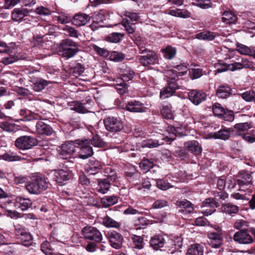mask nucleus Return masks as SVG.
Returning a JSON list of instances; mask_svg holds the SVG:
<instances>
[{
	"mask_svg": "<svg viewBox=\"0 0 255 255\" xmlns=\"http://www.w3.org/2000/svg\"><path fill=\"white\" fill-rule=\"evenodd\" d=\"M213 195L214 198H208L202 202L201 207L207 208L203 209L202 211L205 216H207L213 213L216 211V208L220 206L219 201H220V200H224L228 197V194L224 191H215Z\"/></svg>",
	"mask_w": 255,
	"mask_h": 255,
	"instance_id": "f257e3e1",
	"label": "nucleus"
},
{
	"mask_svg": "<svg viewBox=\"0 0 255 255\" xmlns=\"http://www.w3.org/2000/svg\"><path fill=\"white\" fill-rule=\"evenodd\" d=\"M60 49L63 57L69 59L73 57L78 51L77 44L70 39H65L62 40Z\"/></svg>",
	"mask_w": 255,
	"mask_h": 255,
	"instance_id": "f03ea898",
	"label": "nucleus"
},
{
	"mask_svg": "<svg viewBox=\"0 0 255 255\" xmlns=\"http://www.w3.org/2000/svg\"><path fill=\"white\" fill-rule=\"evenodd\" d=\"M75 143L77 145V148L80 149L78 155L80 158L85 159L93 155V151L90 145V140L78 139L75 140Z\"/></svg>",
	"mask_w": 255,
	"mask_h": 255,
	"instance_id": "7ed1b4c3",
	"label": "nucleus"
},
{
	"mask_svg": "<svg viewBox=\"0 0 255 255\" xmlns=\"http://www.w3.org/2000/svg\"><path fill=\"white\" fill-rule=\"evenodd\" d=\"M14 144L19 149H28L37 144V140L31 136H21L15 140Z\"/></svg>",
	"mask_w": 255,
	"mask_h": 255,
	"instance_id": "20e7f679",
	"label": "nucleus"
},
{
	"mask_svg": "<svg viewBox=\"0 0 255 255\" xmlns=\"http://www.w3.org/2000/svg\"><path fill=\"white\" fill-rule=\"evenodd\" d=\"M77 145L75 141H66L62 144L58 149L59 155L62 159H67L76 151Z\"/></svg>",
	"mask_w": 255,
	"mask_h": 255,
	"instance_id": "39448f33",
	"label": "nucleus"
},
{
	"mask_svg": "<svg viewBox=\"0 0 255 255\" xmlns=\"http://www.w3.org/2000/svg\"><path fill=\"white\" fill-rule=\"evenodd\" d=\"M140 53L145 54L139 57V62L143 66H146L149 65L154 64L157 61L158 56L153 51L148 50L147 49H140Z\"/></svg>",
	"mask_w": 255,
	"mask_h": 255,
	"instance_id": "423d86ee",
	"label": "nucleus"
},
{
	"mask_svg": "<svg viewBox=\"0 0 255 255\" xmlns=\"http://www.w3.org/2000/svg\"><path fill=\"white\" fill-rule=\"evenodd\" d=\"M93 103L91 99H87L82 102L73 101L70 104V109L80 114H86L90 112V109Z\"/></svg>",
	"mask_w": 255,
	"mask_h": 255,
	"instance_id": "0eeeda50",
	"label": "nucleus"
},
{
	"mask_svg": "<svg viewBox=\"0 0 255 255\" xmlns=\"http://www.w3.org/2000/svg\"><path fill=\"white\" fill-rule=\"evenodd\" d=\"M82 233L85 238L100 242L102 240L101 232L96 228L89 226L85 227L82 229Z\"/></svg>",
	"mask_w": 255,
	"mask_h": 255,
	"instance_id": "6e6552de",
	"label": "nucleus"
},
{
	"mask_svg": "<svg viewBox=\"0 0 255 255\" xmlns=\"http://www.w3.org/2000/svg\"><path fill=\"white\" fill-rule=\"evenodd\" d=\"M234 240L240 244H249L254 240L248 230H241L236 232L233 236Z\"/></svg>",
	"mask_w": 255,
	"mask_h": 255,
	"instance_id": "1a4fd4ad",
	"label": "nucleus"
},
{
	"mask_svg": "<svg viewBox=\"0 0 255 255\" xmlns=\"http://www.w3.org/2000/svg\"><path fill=\"white\" fill-rule=\"evenodd\" d=\"M106 128L112 132H116L121 130L123 128L121 121L117 118L108 117L104 121Z\"/></svg>",
	"mask_w": 255,
	"mask_h": 255,
	"instance_id": "9d476101",
	"label": "nucleus"
},
{
	"mask_svg": "<svg viewBox=\"0 0 255 255\" xmlns=\"http://www.w3.org/2000/svg\"><path fill=\"white\" fill-rule=\"evenodd\" d=\"M53 179L60 185H62L65 182L71 178L70 172L67 170L57 169L52 171Z\"/></svg>",
	"mask_w": 255,
	"mask_h": 255,
	"instance_id": "9b49d317",
	"label": "nucleus"
},
{
	"mask_svg": "<svg viewBox=\"0 0 255 255\" xmlns=\"http://www.w3.org/2000/svg\"><path fill=\"white\" fill-rule=\"evenodd\" d=\"M29 11L25 8H15L11 13V19L15 21L28 20L32 18L29 16Z\"/></svg>",
	"mask_w": 255,
	"mask_h": 255,
	"instance_id": "f8f14e48",
	"label": "nucleus"
},
{
	"mask_svg": "<svg viewBox=\"0 0 255 255\" xmlns=\"http://www.w3.org/2000/svg\"><path fill=\"white\" fill-rule=\"evenodd\" d=\"M125 109L133 113H144L146 111L147 108L140 102L133 100L128 102L126 105Z\"/></svg>",
	"mask_w": 255,
	"mask_h": 255,
	"instance_id": "ddd939ff",
	"label": "nucleus"
},
{
	"mask_svg": "<svg viewBox=\"0 0 255 255\" xmlns=\"http://www.w3.org/2000/svg\"><path fill=\"white\" fill-rule=\"evenodd\" d=\"M209 239V244L215 249L219 248L222 244L223 233H215V232H209L207 234Z\"/></svg>",
	"mask_w": 255,
	"mask_h": 255,
	"instance_id": "4468645a",
	"label": "nucleus"
},
{
	"mask_svg": "<svg viewBox=\"0 0 255 255\" xmlns=\"http://www.w3.org/2000/svg\"><path fill=\"white\" fill-rule=\"evenodd\" d=\"M107 237L111 246L113 248L119 249L122 247L123 238L120 234L116 231H113L108 233Z\"/></svg>",
	"mask_w": 255,
	"mask_h": 255,
	"instance_id": "2eb2a0df",
	"label": "nucleus"
},
{
	"mask_svg": "<svg viewBox=\"0 0 255 255\" xmlns=\"http://www.w3.org/2000/svg\"><path fill=\"white\" fill-rule=\"evenodd\" d=\"M190 101L195 105H199L206 98V94L202 91L192 90L188 93Z\"/></svg>",
	"mask_w": 255,
	"mask_h": 255,
	"instance_id": "dca6fc26",
	"label": "nucleus"
},
{
	"mask_svg": "<svg viewBox=\"0 0 255 255\" xmlns=\"http://www.w3.org/2000/svg\"><path fill=\"white\" fill-rule=\"evenodd\" d=\"M35 186L38 188V191L40 193L42 191L46 190L48 186V182L45 177L41 174H36L31 179Z\"/></svg>",
	"mask_w": 255,
	"mask_h": 255,
	"instance_id": "f3484780",
	"label": "nucleus"
},
{
	"mask_svg": "<svg viewBox=\"0 0 255 255\" xmlns=\"http://www.w3.org/2000/svg\"><path fill=\"white\" fill-rule=\"evenodd\" d=\"M36 131L39 134L51 135L53 130L51 126L42 121H38L36 125Z\"/></svg>",
	"mask_w": 255,
	"mask_h": 255,
	"instance_id": "a211bd4d",
	"label": "nucleus"
},
{
	"mask_svg": "<svg viewBox=\"0 0 255 255\" xmlns=\"http://www.w3.org/2000/svg\"><path fill=\"white\" fill-rule=\"evenodd\" d=\"M91 19L89 14L84 13H78L73 16V24L77 26L86 25Z\"/></svg>",
	"mask_w": 255,
	"mask_h": 255,
	"instance_id": "6ab92c4d",
	"label": "nucleus"
},
{
	"mask_svg": "<svg viewBox=\"0 0 255 255\" xmlns=\"http://www.w3.org/2000/svg\"><path fill=\"white\" fill-rule=\"evenodd\" d=\"M253 127V124L252 122H246L237 124L234 126V130L237 135L242 136L244 134L243 132L248 130Z\"/></svg>",
	"mask_w": 255,
	"mask_h": 255,
	"instance_id": "aec40b11",
	"label": "nucleus"
},
{
	"mask_svg": "<svg viewBox=\"0 0 255 255\" xmlns=\"http://www.w3.org/2000/svg\"><path fill=\"white\" fill-rule=\"evenodd\" d=\"M237 182L240 186L250 184L252 182L251 174L249 172L246 171L240 172Z\"/></svg>",
	"mask_w": 255,
	"mask_h": 255,
	"instance_id": "412c9836",
	"label": "nucleus"
},
{
	"mask_svg": "<svg viewBox=\"0 0 255 255\" xmlns=\"http://www.w3.org/2000/svg\"><path fill=\"white\" fill-rule=\"evenodd\" d=\"M242 69V64L241 62H234L229 64L224 63L221 67L218 68L216 69V73H222L227 70L234 71Z\"/></svg>",
	"mask_w": 255,
	"mask_h": 255,
	"instance_id": "4be33fe9",
	"label": "nucleus"
},
{
	"mask_svg": "<svg viewBox=\"0 0 255 255\" xmlns=\"http://www.w3.org/2000/svg\"><path fill=\"white\" fill-rule=\"evenodd\" d=\"M239 207L232 203H228L222 205L221 208V211L222 213L233 216L239 212Z\"/></svg>",
	"mask_w": 255,
	"mask_h": 255,
	"instance_id": "5701e85b",
	"label": "nucleus"
},
{
	"mask_svg": "<svg viewBox=\"0 0 255 255\" xmlns=\"http://www.w3.org/2000/svg\"><path fill=\"white\" fill-rule=\"evenodd\" d=\"M184 146L195 155H199L202 151L201 147L200 146L199 142L196 140L185 142Z\"/></svg>",
	"mask_w": 255,
	"mask_h": 255,
	"instance_id": "b1692460",
	"label": "nucleus"
},
{
	"mask_svg": "<svg viewBox=\"0 0 255 255\" xmlns=\"http://www.w3.org/2000/svg\"><path fill=\"white\" fill-rule=\"evenodd\" d=\"M110 182L112 181L107 178L98 179L97 191L101 193L106 194L110 189Z\"/></svg>",
	"mask_w": 255,
	"mask_h": 255,
	"instance_id": "393cba45",
	"label": "nucleus"
},
{
	"mask_svg": "<svg viewBox=\"0 0 255 255\" xmlns=\"http://www.w3.org/2000/svg\"><path fill=\"white\" fill-rule=\"evenodd\" d=\"M150 246L155 250H158L164 246L165 239L161 236H155L150 241Z\"/></svg>",
	"mask_w": 255,
	"mask_h": 255,
	"instance_id": "a878e982",
	"label": "nucleus"
},
{
	"mask_svg": "<svg viewBox=\"0 0 255 255\" xmlns=\"http://www.w3.org/2000/svg\"><path fill=\"white\" fill-rule=\"evenodd\" d=\"M231 94V89L228 86L221 85L216 90V95L220 98H227Z\"/></svg>",
	"mask_w": 255,
	"mask_h": 255,
	"instance_id": "bb28decb",
	"label": "nucleus"
},
{
	"mask_svg": "<svg viewBox=\"0 0 255 255\" xmlns=\"http://www.w3.org/2000/svg\"><path fill=\"white\" fill-rule=\"evenodd\" d=\"M203 246L198 244H195L190 246L187 251L186 255H203Z\"/></svg>",
	"mask_w": 255,
	"mask_h": 255,
	"instance_id": "cd10ccee",
	"label": "nucleus"
},
{
	"mask_svg": "<svg viewBox=\"0 0 255 255\" xmlns=\"http://www.w3.org/2000/svg\"><path fill=\"white\" fill-rule=\"evenodd\" d=\"M16 206L22 211L27 210L32 205V202L29 199L20 196L16 197Z\"/></svg>",
	"mask_w": 255,
	"mask_h": 255,
	"instance_id": "c85d7f7f",
	"label": "nucleus"
},
{
	"mask_svg": "<svg viewBox=\"0 0 255 255\" xmlns=\"http://www.w3.org/2000/svg\"><path fill=\"white\" fill-rule=\"evenodd\" d=\"M118 197L117 196H106L101 198V202L102 205L107 208L113 206L118 203Z\"/></svg>",
	"mask_w": 255,
	"mask_h": 255,
	"instance_id": "c756f323",
	"label": "nucleus"
},
{
	"mask_svg": "<svg viewBox=\"0 0 255 255\" xmlns=\"http://www.w3.org/2000/svg\"><path fill=\"white\" fill-rule=\"evenodd\" d=\"M178 206L181 208L179 212L184 214H188L192 213L193 211L192 204L188 201L184 200L179 203Z\"/></svg>",
	"mask_w": 255,
	"mask_h": 255,
	"instance_id": "7c9ffc66",
	"label": "nucleus"
},
{
	"mask_svg": "<svg viewBox=\"0 0 255 255\" xmlns=\"http://www.w3.org/2000/svg\"><path fill=\"white\" fill-rule=\"evenodd\" d=\"M102 168V166L99 161L91 160L86 167V170L90 174H95Z\"/></svg>",
	"mask_w": 255,
	"mask_h": 255,
	"instance_id": "2f4dec72",
	"label": "nucleus"
},
{
	"mask_svg": "<svg viewBox=\"0 0 255 255\" xmlns=\"http://www.w3.org/2000/svg\"><path fill=\"white\" fill-rule=\"evenodd\" d=\"M222 21L228 24L235 23L237 20V16L232 12L225 11L223 14Z\"/></svg>",
	"mask_w": 255,
	"mask_h": 255,
	"instance_id": "473e14b6",
	"label": "nucleus"
},
{
	"mask_svg": "<svg viewBox=\"0 0 255 255\" xmlns=\"http://www.w3.org/2000/svg\"><path fill=\"white\" fill-rule=\"evenodd\" d=\"M160 113L163 117L165 119H173L174 118V113L170 104L162 106L160 109Z\"/></svg>",
	"mask_w": 255,
	"mask_h": 255,
	"instance_id": "72a5a7b5",
	"label": "nucleus"
},
{
	"mask_svg": "<svg viewBox=\"0 0 255 255\" xmlns=\"http://www.w3.org/2000/svg\"><path fill=\"white\" fill-rule=\"evenodd\" d=\"M236 50L242 55L251 56L254 46L248 47L243 44L238 43Z\"/></svg>",
	"mask_w": 255,
	"mask_h": 255,
	"instance_id": "f704fd0d",
	"label": "nucleus"
},
{
	"mask_svg": "<svg viewBox=\"0 0 255 255\" xmlns=\"http://www.w3.org/2000/svg\"><path fill=\"white\" fill-rule=\"evenodd\" d=\"M168 14L172 16L183 18H188L190 16V13L186 9H172L169 10Z\"/></svg>",
	"mask_w": 255,
	"mask_h": 255,
	"instance_id": "c9c22d12",
	"label": "nucleus"
},
{
	"mask_svg": "<svg viewBox=\"0 0 255 255\" xmlns=\"http://www.w3.org/2000/svg\"><path fill=\"white\" fill-rule=\"evenodd\" d=\"M161 52L164 58L167 59H172L176 53V49L171 46H167L166 48L162 49Z\"/></svg>",
	"mask_w": 255,
	"mask_h": 255,
	"instance_id": "e433bc0d",
	"label": "nucleus"
},
{
	"mask_svg": "<svg viewBox=\"0 0 255 255\" xmlns=\"http://www.w3.org/2000/svg\"><path fill=\"white\" fill-rule=\"evenodd\" d=\"M237 95L240 96L247 102H255V91L253 90H250Z\"/></svg>",
	"mask_w": 255,
	"mask_h": 255,
	"instance_id": "4c0bfd02",
	"label": "nucleus"
},
{
	"mask_svg": "<svg viewBox=\"0 0 255 255\" xmlns=\"http://www.w3.org/2000/svg\"><path fill=\"white\" fill-rule=\"evenodd\" d=\"M103 224L107 228H117L120 227V224L108 216L103 218Z\"/></svg>",
	"mask_w": 255,
	"mask_h": 255,
	"instance_id": "58836bf2",
	"label": "nucleus"
},
{
	"mask_svg": "<svg viewBox=\"0 0 255 255\" xmlns=\"http://www.w3.org/2000/svg\"><path fill=\"white\" fill-rule=\"evenodd\" d=\"M215 37L214 33L211 31H204L196 35V38L200 40H212Z\"/></svg>",
	"mask_w": 255,
	"mask_h": 255,
	"instance_id": "ea45409f",
	"label": "nucleus"
},
{
	"mask_svg": "<svg viewBox=\"0 0 255 255\" xmlns=\"http://www.w3.org/2000/svg\"><path fill=\"white\" fill-rule=\"evenodd\" d=\"M124 36V34L120 32H113L110 34L107 37V40L113 42L118 43L120 42Z\"/></svg>",
	"mask_w": 255,
	"mask_h": 255,
	"instance_id": "a19ab883",
	"label": "nucleus"
},
{
	"mask_svg": "<svg viewBox=\"0 0 255 255\" xmlns=\"http://www.w3.org/2000/svg\"><path fill=\"white\" fill-rule=\"evenodd\" d=\"M134 248L137 249H141L144 246L143 239L142 237L137 235H133L131 237Z\"/></svg>",
	"mask_w": 255,
	"mask_h": 255,
	"instance_id": "79ce46f5",
	"label": "nucleus"
},
{
	"mask_svg": "<svg viewBox=\"0 0 255 255\" xmlns=\"http://www.w3.org/2000/svg\"><path fill=\"white\" fill-rule=\"evenodd\" d=\"M230 133L229 130L221 129L220 130L214 132V137L217 139L226 140L229 138Z\"/></svg>",
	"mask_w": 255,
	"mask_h": 255,
	"instance_id": "37998d69",
	"label": "nucleus"
},
{
	"mask_svg": "<svg viewBox=\"0 0 255 255\" xmlns=\"http://www.w3.org/2000/svg\"><path fill=\"white\" fill-rule=\"evenodd\" d=\"M212 111L215 116L222 118L223 115L225 114V110L219 103H215L213 105Z\"/></svg>",
	"mask_w": 255,
	"mask_h": 255,
	"instance_id": "c03bdc74",
	"label": "nucleus"
},
{
	"mask_svg": "<svg viewBox=\"0 0 255 255\" xmlns=\"http://www.w3.org/2000/svg\"><path fill=\"white\" fill-rule=\"evenodd\" d=\"M55 21L61 24L68 23L70 21V18L64 13H58L54 17Z\"/></svg>",
	"mask_w": 255,
	"mask_h": 255,
	"instance_id": "a18cd8bd",
	"label": "nucleus"
},
{
	"mask_svg": "<svg viewBox=\"0 0 255 255\" xmlns=\"http://www.w3.org/2000/svg\"><path fill=\"white\" fill-rule=\"evenodd\" d=\"M122 25L124 26L126 30L129 34H132L136 29L134 23H130L128 19H124L122 21Z\"/></svg>",
	"mask_w": 255,
	"mask_h": 255,
	"instance_id": "49530a36",
	"label": "nucleus"
},
{
	"mask_svg": "<svg viewBox=\"0 0 255 255\" xmlns=\"http://www.w3.org/2000/svg\"><path fill=\"white\" fill-rule=\"evenodd\" d=\"M63 30L70 37L78 38L80 36H81V34L74 27L68 25H66L63 28Z\"/></svg>",
	"mask_w": 255,
	"mask_h": 255,
	"instance_id": "de8ad7c7",
	"label": "nucleus"
},
{
	"mask_svg": "<svg viewBox=\"0 0 255 255\" xmlns=\"http://www.w3.org/2000/svg\"><path fill=\"white\" fill-rule=\"evenodd\" d=\"M243 139L248 143H252L255 142V129H253L249 132L244 133L241 136Z\"/></svg>",
	"mask_w": 255,
	"mask_h": 255,
	"instance_id": "09e8293b",
	"label": "nucleus"
},
{
	"mask_svg": "<svg viewBox=\"0 0 255 255\" xmlns=\"http://www.w3.org/2000/svg\"><path fill=\"white\" fill-rule=\"evenodd\" d=\"M104 174V176L107 177L106 178L112 182L115 181L117 178L115 172L110 167H107L105 168Z\"/></svg>",
	"mask_w": 255,
	"mask_h": 255,
	"instance_id": "8fccbe9b",
	"label": "nucleus"
},
{
	"mask_svg": "<svg viewBox=\"0 0 255 255\" xmlns=\"http://www.w3.org/2000/svg\"><path fill=\"white\" fill-rule=\"evenodd\" d=\"M154 164L152 161L143 158L139 164V167L145 171H148L153 167Z\"/></svg>",
	"mask_w": 255,
	"mask_h": 255,
	"instance_id": "3c124183",
	"label": "nucleus"
},
{
	"mask_svg": "<svg viewBox=\"0 0 255 255\" xmlns=\"http://www.w3.org/2000/svg\"><path fill=\"white\" fill-rule=\"evenodd\" d=\"M47 85V82L43 79L37 80L33 85V89L36 92H39L43 90Z\"/></svg>",
	"mask_w": 255,
	"mask_h": 255,
	"instance_id": "603ef678",
	"label": "nucleus"
},
{
	"mask_svg": "<svg viewBox=\"0 0 255 255\" xmlns=\"http://www.w3.org/2000/svg\"><path fill=\"white\" fill-rule=\"evenodd\" d=\"M107 11L105 9H100L95 13L94 19L99 22H103L107 18Z\"/></svg>",
	"mask_w": 255,
	"mask_h": 255,
	"instance_id": "864d4df0",
	"label": "nucleus"
},
{
	"mask_svg": "<svg viewBox=\"0 0 255 255\" xmlns=\"http://www.w3.org/2000/svg\"><path fill=\"white\" fill-rule=\"evenodd\" d=\"M125 55L121 52L112 51L110 55V59L115 62H120L125 59Z\"/></svg>",
	"mask_w": 255,
	"mask_h": 255,
	"instance_id": "5fc2aeb1",
	"label": "nucleus"
},
{
	"mask_svg": "<svg viewBox=\"0 0 255 255\" xmlns=\"http://www.w3.org/2000/svg\"><path fill=\"white\" fill-rule=\"evenodd\" d=\"M175 93L167 86L162 89L160 92V97L162 99L168 98L174 95Z\"/></svg>",
	"mask_w": 255,
	"mask_h": 255,
	"instance_id": "6e6d98bb",
	"label": "nucleus"
},
{
	"mask_svg": "<svg viewBox=\"0 0 255 255\" xmlns=\"http://www.w3.org/2000/svg\"><path fill=\"white\" fill-rule=\"evenodd\" d=\"M41 250L45 255H54L50 243L47 241L44 242L41 245Z\"/></svg>",
	"mask_w": 255,
	"mask_h": 255,
	"instance_id": "4d7b16f0",
	"label": "nucleus"
},
{
	"mask_svg": "<svg viewBox=\"0 0 255 255\" xmlns=\"http://www.w3.org/2000/svg\"><path fill=\"white\" fill-rule=\"evenodd\" d=\"M174 68L177 70H175L177 77L183 76L187 73V67L183 64L177 65L174 67Z\"/></svg>",
	"mask_w": 255,
	"mask_h": 255,
	"instance_id": "13d9d810",
	"label": "nucleus"
},
{
	"mask_svg": "<svg viewBox=\"0 0 255 255\" xmlns=\"http://www.w3.org/2000/svg\"><path fill=\"white\" fill-rule=\"evenodd\" d=\"M25 187L26 190L30 194H38L40 193L38 191V188L35 186L32 180L25 184Z\"/></svg>",
	"mask_w": 255,
	"mask_h": 255,
	"instance_id": "bf43d9fd",
	"label": "nucleus"
},
{
	"mask_svg": "<svg viewBox=\"0 0 255 255\" xmlns=\"http://www.w3.org/2000/svg\"><path fill=\"white\" fill-rule=\"evenodd\" d=\"M160 144V143L158 142V140L153 139L144 140L142 142V147H146L148 148L156 147Z\"/></svg>",
	"mask_w": 255,
	"mask_h": 255,
	"instance_id": "052dcab7",
	"label": "nucleus"
},
{
	"mask_svg": "<svg viewBox=\"0 0 255 255\" xmlns=\"http://www.w3.org/2000/svg\"><path fill=\"white\" fill-rule=\"evenodd\" d=\"M242 64V68H248L252 70L255 71V64L248 59H243L241 62Z\"/></svg>",
	"mask_w": 255,
	"mask_h": 255,
	"instance_id": "680f3d73",
	"label": "nucleus"
},
{
	"mask_svg": "<svg viewBox=\"0 0 255 255\" xmlns=\"http://www.w3.org/2000/svg\"><path fill=\"white\" fill-rule=\"evenodd\" d=\"M89 140H90V144H92L95 147H102L104 145L103 141L98 135L93 136L92 139Z\"/></svg>",
	"mask_w": 255,
	"mask_h": 255,
	"instance_id": "e2e57ef3",
	"label": "nucleus"
},
{
	"mask_svg": "<svg viewBox=\"0 0 255 255\" xmlns=\"http://www.w3.org/2000/svg\"><path fill=\"white\" fill-rule=\"evenodd\" d=\"M179 127H168L166 131L169 134V138L171 140L175 139L177 133L179 131Z\"/></svg>",
	"mask_w": 255,
	"mask_h": 255,
	"instance_id": "0e129e2a",
	"label": "nucleus"
},
{
	"mask_svg": "<svg viewBox=\"0 0 255 255\" xmlns=\"http://www.w3.org/2000/svg\"><path fill=\"white\" fill-rule=\"evenodd\" d=\"M157 187L162 190H166L172 187L166 181L163 179H158L156 182Z\"/></svg>",
	"mask_w": 255,
	"mask_h": 255,
	"instance_id": "69168bd1",
	"label": "nucleus"
},
{
	"mask_svg": "<svg viewBox=\"0 0 255 255\" xmlns=\"http://www.w3.org/2000/svg\"><path fill=\"white\" fill-rule=\"evenodd\" d=\"M134 76V72L130 70L126 71L122 75V81L125 82L131 80Z\"/></svg>",
	"mask_w": 255,
	"mask_h": 255,
	"instance_id": "338daca9",
	"label": "nucleus"
},
{
	"mask_svg": "<svg viewBox=\"0 0 255 255\" xmlns=\"http://www.w3.org/2000/svg\"><path fill=\"white\" fill-rule=\"evenodd\" d=\"M72 72L76 76L81 75L85 70V68L83 65L80 63H77L72 70Z\"/></svg>",
	"mask_w": 255,
	"mask_h": 255,
	"instance_id": "774afa93",
	"label": "nucleus"
}]
</instances>
